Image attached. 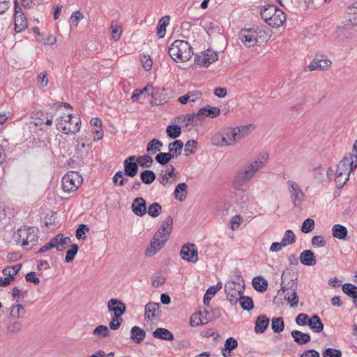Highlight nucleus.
Wrapping results in <instances>:
<instances>
[{"instance_id":"40","label":"nucleus","mask_w":357,"mask_h":357,"mask_svg":"<svg viewBox=\"0 0 357 357\" xmlns=\"http://www.w3.org/2000/svg\"><path fill=\"white\" fill-rule=\"evenodd\" d=\"M203 116L199 113V110L197 113H194L188 116V123H185V127L198 126L203 121Z\"/></svg>"},{"instance_id":"37","label":"nucleus","mask_w":357,"mask_h":357,"mask_svg":"<svg viewBox=\"0 0 357 357\" xmlns=\"http://www.w3.org/2000/svg\"><path fill=\"white\" fill-rule=\"evenodd\" d=\"M163 144L161 141L157 139L151 140L146 146V152L151 155H153L158 151H160Z\"/></svg>"},{"instance_id":"43","label":"nucleus","mask_w":357,"mask_h":357,"mask_svg":"<svg viewBox=\"0 0 357 357\" xmlns=\"http://www.w3.org/2000/svg\"><path fill=\"white\" fill-rule=\"evenodd\" d=\"M111 36L114 40H118L122 33V27L116 21H112L111 23Z\"/></svg>"},{"instance_id":"27","label":"nucleus","mask_w":357,"mask_h":357,"mask_svg":"<svg viewBox=\"0 0 357 357\" xmlns=\"http://www.w3.org/2000/svg\"><path fill=\"white\" fill-rule=\"evenodd\" d=\"M308 326L313 332L317 333H321L324 330V324L319 317L317 314L310 318Z\"/></svg>"},{"instance_id":"33","label":"nucleus","mask_w":357,"mask_h":357,"mask_svg":"<svg viewBox=\"0 0 357 357\" xmlns=\"http://www.w3.org/2000/svg\"><path fill=\"white\" fill-rule=\"evenodd\" d=\"M175 199L181 202L185 199L188 194V186L185 183H178L174 190Z\"/></svg>"},{"instance_id":"1","label":"nucleus","mask_w":357,"mask_h":357,"mask_svg":"<svg viewBox=\"0 0 357 357\" xmlns=\"http://www.w3.org/2000/svg\"><path fill=\"white\" fill-rule=\"evenodd\" d=\"M172 227L173 219L171 216H168L162 222L160 229L155 232L149 247L145 251L146 255L152 256L164 246L168 240Z\"/></svg>"},{"instance_id":"11","label":"nucleus","mask_w":357,"mask_h":357,"mask_svg":"<svg viewBox=\"0 0 357 357\" xmlns=\"http://www.w3.org/2000/svg\"><path fill=\"white\" fill-rule=\"evenodd\" d=\"M218 59L217 52L208 49L206 51L202 52L195 57V62L202 66L208 67L210 64Z\"/></svg>"},{"instance_id":"19","label":"nucleus","mask_w":357,"mask_h":357,"mask_svg":"<svg viewBox=\"0 0 357 357\" xmlns=\"http://www.w3.org/2000/svg\"><path fill=\"white\" fill-rule=\"evenodd\" d=\"M54 248L58 251H63L71 243V240L69 237H63V234H59L53 238Z\"/></svg>"},{"instance_id":"28","label":"nucleus","mask_w":357,"mask_h":357,"mask_svg":"<svg viewBox=\"0 0 357 357\" xmlns=\"http://www.w3.org/2000/svg\"><path fill=\"white\" fill-rule=\"evenodd\" d=\"M238 347V342L234 337H229L226 340L225 347L222 349V354L224 357H229L231 351L235 349Z\"/></svg>"},{"instance_id":"55","label":"nucleus","mask_w":357,"mask_h":357,"mask_svg":"<svg viewBox=\"0 0 357 357\" xmlns=\"http://www.w3.org/2000/svg\"><path fill=\"white\" fill-rule=\"evenodd\" d=\"M284 298L291 303V307H294L298 305V297L295 289H293V291L290 294L288 293L287 295H285Z\"/></svg>"},{"instance_id":"22","label":"nucleus","mask_w":357,"mask_h":357,"mask_svg":"<svg viewBox=\"0 0 357 357\" xmlns=\"http://www.w3.org/2000/svg\"><path fill=\"white\" fill-rule=\"evenodd\" d=\"M146 337V332L139 326H135L130 331V338L136 344H140Z\"/></svg>"},{"instance_id":"16","label":"nucleus","mask_w":357,"mask_h":357,"mask_svg":"<svg viewBox=\"0 0 357 357\" xmlns=\"http://www.w3.org/2000/svg\"><path fill=\"white\" fill-rule=\"evenodd\" d=\"M107 305L109 311L114 312L115 319L122 321L121 317L126 312L125 305L121 301L112 298L108 301Z\"/></svg>"},{"instance_id":"25","label":"nucleus","mask_w":357,"mask_h":357,"mask_svg":"<svg viewBox=\"0 0 357 357\" xmlns=\"http://www.w3.org/2000/svg\"><path fill=\"white\" fill-rule=\"evenodd\" d=\"M183 148V143L181 140H175L174 142L169 143L168 149L172 158H178L181 154Z\"/></svg>"},{"instance_id":"60","label":"nucleus","mask_w":357,"mask_h":357,"mask_svg":"<svg viewBox=\"0 0 357 357\" xmlns=\"http://www.w3.org/2000/svg\"><path fill=\"white\" fill-rule=\"evenodd\" d=\"M197 149V142L195 140H188L185 144L184 151L186 153H195Z\"/></svg>"},{"instance_id":"13","label":"nucleus","mask_w":357,"mask_h":357,"mask_svg":"<svg viewBox=\"0 0 357 357\" xmlns=\"http://www.w3.org/2000/svg\"><path fill=\"white\" fill-rule=\"evenodd\" d=\"M180 255L183 259L192 263L198 261V252L197 246L193 243H187L182 246Z\"/></svg>"},{"instance_id":"64","label":"nucleus","mask_w":357,"mask_h":357,"mask_svg":"<svg viewBox=\"0 0 357 357\" xmlns=\"http://www.w3.org/2000/svg\"><path fill=\"white\" fill-rule=\"evenodd\" d=\"M312 244L314 247L321 248L326 245V241L321 236H315L312 238Z\"/></svg>"},{"instance_id":"52","label":"nucleus","mask_w":357,"mask_h":357,"mask_svg":"<svg viewBox=\"0 0 357 357\" xmlns=\"http://www.w3.org/2000/svg\"><path fill=\"white\" fill-rule=\"evenodd\" d=\"M155 159L158 163L165 165L173 158L170 153L160 152L155 156Z\"/></svg>"},{"instance_id":"39","label":"nucleus","mask_w":357,"mask_h":357,"mask_svg":"<svg viewBox=\"0 0 357 357\" xmlns=\"http://www.w3.org/2000/svg\"><path fill=\"white\" fill-rule=\"evenodd\" d=\"M199 113L204 116L214 118L218 116L220 113L219 108L215 107H203L199 109Z\"/></svg>"},{"instance_id":"10","label":"nucleus","mask_w":357,"mask_h":357,"mask_svg":"<svg viewBox=\"0 0 357 357\" xmlns=\"http://www.w3.org/2000/svg\"><path fill=\"white\" fill-rule=\"evenodd\" d=\"M261 33L262 31L257 32L253 29H243L240 33V38L245 46L251 47L255 46L256 44L262 42L259 41V39L261 38V36H259V34Z\"/></svg>"},{"instance_id":"9","label":"nucleus","mask_w":357,"mask_h":357,"mask_svg":"<svg viewBox=\"0 0 357 357\" xmlns=\"http://www.w3.org/2000/svg\"><path fill=\"white\" fill-rule=\"evenodd\" d=\"M292 203L295 207H300L305 197V195L300 185L294 181L287 182Z\"/></svg>"},{"instance_id":"6","label":"nucleus","mask_w":357,"mask_h":357,"mask_svg":"<svg viewBox=\"0 0 357 357\" xmlns=\"http://www.w3.org/2000/svg\"><path fill=\"white\" fill-rule=\"evenodd\" d=\"M38 229L33 227L20 229L17 231L18 243L26 249H31L38 241Z\"/></svg>"},{"instance_id":"61","label":"nucleus","mask_w":357,"mask_h":357,"mask_svg":"<svg viewBox=\"0 0 357 357\" xmlns=\"http://www.w3.org/2000/svg\"><path fill=\"white\" fill-rule=\"evenodd\" d=\"M140 61L142 63L143 68L146 70H149L153 65V61L149 56L142 55L140 56Z\"/></svg>"},{"instance_id":"53","label":"nucleus","mask_w":357,"mask_h":357,"mask_svg":"<svg viewBox=\"0 0 357 357\" xmlns=\"http://www.w3.org/2000/svg\"><path fill=\"white\" fill-rule=\"evenodd\" d=\"M314 228V221L312 218H307L301 226V231L303 233H309Z\"/></svg>"},{"instance_id":"44","label":"nucleus","mask_w":357,"mask_h":357,"mask_svg":"<svg viewBox=\"0 0 357 357\" xmlns=\"http://www.w3.org/2000/svg\"><path fill=\"white\" fill-rule=\"evenodd\" d=\"M166 132L169 138L176 139L181 135V129L177 125H169L167 127Z\"/></svg>"},{"instance_id":"63","label":"nucleus","mask_w":357,"mask_h":357,"mask_svg":"<svg viewBox=\"0 0 357 357\" xmlns=\"http://www.w3.org/2000/svg\"><path fill=\"white\" fill-rule=\"evenodd\" d=\"M222 135L221 132H217L215 135H213L211 139V142L213 145L218 146V147H223L222 146Z\"/></svg>"},{"instance_id":"8","label":"nucleus","mask_w":357,"mask_h":357,"mask_svg":"<svg viewBox=\"0 0 357 357\" xmlns=\"http://www.w3.org/2000/svg\"><path fill=\"white\" fill-rule=\"evenodd\" d=\"M82 183V177L77 172H68L62 178V188L65 192L75 191Z\"/></svg>"},{"instance_id":"3","label":"nucleus","mask_w":357,"mask_h":357,"mask_svg":"<svg viewBox=\"0 0 357 357\" xmlns=\"http://www.w3.org/2000/svg\"><path fill=\"white\" fill-rule=\"evenodd\" d=\"M168 54L175 61L185 62L192 57L193 52L188 42L176 40L169 47Z\"/></svg>"},{"instance_id":"26","label":"nucleus","mask_w":357,"mask_h":357,"mask_svg":"<svg viewBox=\"0 0 357 357\" xmlns=\"http://www.w3.org/2000/svg\"><path fill=\"white\" fill-rule=\"evenodd\" d=\"M234 129L237 133L238 139L240 142L252 132L255 129V126L253 124L244 125L235 127Z\"/></svg>"},{"instance_id":"12","label":"nucleus","mask_w":357,"mask_h":357,"mask_svg":"<svg viewBox=\"0 0 357 357\" xmlns=\"http://www.w3.org/2000/svg\"><path fill=\"white\" fill-rule=\"evenodd\" d=\"M14 24L17 33L22 32L28 27L26 17L22 12V8L17 5V1H15Z\"/></svg>"},{"instance_id":"21","label":"nucleus","mask_w":357,"mask_h":357,"mask_svg":"<svg viewBox=\"0 0 357 357\" xmlns=\"http://www.w3.org/2000/svg\"><path fill=\"white\" fill-rule=\"evenodd\" d=\"M269 324V319L265 314L259 315L255 321V331L256 333H263Z\"/></svg>"},{"instance_id":"31","label":"nucleus","mask_w":357,"mask_h":357,"mask_svg":"<svg viewBox=\"0 0 357 357\" xmlns=\"http://www.w3.org/2000/svg\"><path fill=\"white\" fill-rule=\"evenodd\" d=\"M347 233V229L342 225L336 224L332 227V234L336 238L344 240L346 239Z\"/></svg>"},{"instance_id":"36","label":"nucleus","mask_w":357,"mask_h":357,"mask_svg":"<svg viewBox=\"0 0 357 357\" xmlns=\"http://www.w3.org/2000/svg\"><path fill=\"white\" fill-rule=\"evenodd\" d=\"M170 17L168 15L162 17L157 26V35L160 38H163L166 34V27L169 24Z\"/></svg>"},{"instance_id":"50","label":"nucleus","mask_w":357,"mask_h":357,"mask_svg":"<svg viewBox=\"0 0 357 357\" xmlns=\"http://www.w3.org/2000/svg\"><path fill=\"white\" fill-rule=\"evenodd\" d=\"M162 212V206L158 203H153L151 204L149 208L147 213L148 214L153 218L158 217Z\"/></svg>"},{"instance_id":"2","label":"nucleus","mask_w":357,"mask_h":357,"mask_svg":"<svg viewBox=\"0 0 357 357\" xmlns=\"http://www.w3.org/2000/svg\"><path fill=\"white\" fill-rule=\"evenodd\" d=\"M265 164V159L259 158L240 168L234 176L233 187L240 190L244 186Z\"/></svg>"},{"instance_id":"32","label":"nucleus","mask_w":357,"mask_h":357,"mask_svg":"<svg viewBox=\"0 0 357 357\" xmlns=\"http://www.w3.org/2000/svg\"><path fill=\"white\" fill-rule=\"evenodd\" d=\"M252 286L259 292H264L268 287V282L262 276H256L252 280Z\"/></svg>"},{"instance_id":"5","label":"nucleus","mask_w":357,"mask_h":357,"mask_svg":"<svg viewBox=\"0 0 357 357\" xmlns=\"http://www.w3.org/2000/svg\"><path fill=\"white\" fill-rule=\"evenodd\" d=\"M75 120H73L71 114L61 116L57 119L56 128L65 134H75L79 130L81 123L79 118H76Z\"/></svg>"},{"instance_id":"15","label":"nucleus","mask_w":357,"mask_h":357,"mask_svg":"<svg viewBox=\"0 0 357 357\" xmlns=\"http://www.w3.org/2000/svg\"><path fill=\"white\" fill-rule=\"evenodd\" d=\"M323 56H317L313 61L307 66L310 71L313 70H325L328 69L332 64L331 60L324 59Z\"/></svg>"},{"instance_id":"62","label":"nucleus","mask_w":357,"mask_h":357,"mask_svg":"<svg viewBox=\"0 0 357 357\" xmlns=\"http://www.w3.org/2000/svg\"><path fill=\"white\" fill-rule=\"evenodd\" d=\"M37 82L40 88H43L48 84L47 75L45 72H42L39 74L37 78Z\"/></svg>"},{"instance_id":"57","label":"nucleus","mask_w":357,"mask_h":357,"mask_svg":"<svg viewBox=\"0 0 357 357\" xmlns=\"http://www.w3.org/2000/svg\"><path fill=\"white\" fill-rule=\"evenodd\" d=\"M109 333V331L107 326L101 325L94 329L93 334L95 335H100L102 337H107Z\"/></svg>"},{"instance_id":"41","label":"nucleus","mask_w":357,"mask_h":357,"mask_svg":"<svg viewBox=\"0 0 357 357\" xmlns=\"http://www.w3.org/2000/svg\"><path fill=\"white\" fill-rule=\"evenodd\" d=\"M155 177V174L152 170H144L140 174L142 182L147 185L152 183Z\"/></svg>"},{"instance_id":"4","label":"nucleus","mask_w":357,"mask_h":357,"mask_svg":"<svg viewBox=\"0 0 357 357\" xmlns=\"http://www.w3.org/2000/svg\"><path fill=\"white\" fill-rule=\"evenodd\" d=\"M261 16L272 27H280L286 20L284 13L274 5L264 6L261 10Z\"/></svg>"},{"instance_id":"54","label":"nucleus","mask_w":357,"mask_h":357,"mask_svg":"<svg viewBox=\"0 0 357 357\" xmlns=\"http://www.w3.org/2000/svg\"><path fill=\"white\" fill-rule=\"evenodd\" d=\"M78 248H79L77 244L72 245L71 248L68 250L66 252V256L65 258L66 262L69 263L74 259L75 255L77 253Z\"/></svg>"},{"instance_id":"47","label":"nucleus","mask_w":357,"mask_h":357,"mask_svg":"<svg viewBox=\"0 0 357 357\" xmlns=\"http://www.w3.org/2000/svg\"><path fill=\"white\" fill-rule=\"evenodd\" d=\"M271 327L273 331L276 333L283 331L284 328L283 319L282 317L273 318L271 322Z\"/></svg>"},{"instance_id":"17","label":"nucleus","mask_w":357,"mask_h":357,"mask_svg":"<svg viewBox=\"0 0 357 357\" xmlns=\"http://www.w3.org/2000/svg\"><path fill=\"white\" fill-rule=\"evenodd\" d=\"M132 212L137 216H143L146 212V203L144 198L137 197L132 204Z\"/></svg>"},{"instance_id":"35","label":"nucleus","mask_w":357,"mask_h":357,"mask_svg":"<svg viewBox=\"0 0 357 357\" xmlns=\"http://www.w3.org/2000/svg\"><path fill=\"white\" fill-rule=\"evenodd\" d=\"M221 288L222 284L220 282H218L216 285L210 287L204 296V303L206 305H208L212 298Z\"/></svg>"},{"instance_id":"48","label":"nucleus","mask_w":357,"mask_h":357,"mask_svg":"<svg viewBox=\"0 0 357 357\" xmlns=\"http://www.w3.org/2000/svg\"><path fill=\"white\" fill-rule=\"evenodd\" d=\"M137 162L140 167L147 168L151 166L153 160L149 155H144L137 156Z\"/></svg>"},{"instance_id":"59","label":"nucleus","mask_w":357,"mask_h":357,"mask_svg":"<svg viewBox=\"0 0 357 357\" xmlns=\"http://www.w3.org/2000/svg\"><path fill=\"white\" fill-rule=\"evenodd\" d=\"M310 321V317L307 314L304 313L299 314L296 318V323L298 326H308V321Z\"/></svg>"},{"instance_id":"23","label":"nucleus","mask_w":357,"mask_h":357,"mask_svg":"<svg viewBox=\"0 0 357 357\" xmlns=\"http://www.w3.org/2000/svg\"><path fill=\"white\" fill-rule=\"evenodd\" d=\"M202 96V93L199 91H192L188 92L186 94L178 98V101L185 105L188 102H194Z\"/></svg>"},{"instance_id":"49","label":"nucleus","mask_w":357,"mask_h":357,"mask_svg":"<svg viewBox=\"0 0 357 357\" xmlns=\"http://www.w3.org/2000/svg\"><path fill=\"white\" fill-rule=\"evenodd\" d=\"M281 241L282 245L285 246L294 243L296 241V236L293 231L291 229L287 230Z\"/></svg>"},{"instance_id":"24","label":"nucleus","mask_w":357,"mask_h":357,"mask_svg":"<svg viewBox=\"0 0 357 357\" xmlns=\"http://www.w3.org/2000/svg\"><path fill=\"white\" fill-rule=\"evenodd\" d=\"M291 335L294 340L301 345L308 343L311 340L310 335L308 333H303L298 330L291 331Z\"/></svg>"},{"instance_id":"18","label":"nucleus","mask_w":357,"mask_h":357,"mask_svg":"<svg viewBox=\"0 0 357 357\" xmlns=\"http://www.w3.org/2000/svg\"><path fill=\"white\" fill-rule=\"evenodd\" d=\"M160 304L157 303L151 302L145 306V317L149 319H153L158 318L161 314L160 310Z\"/></svg>"},{"instance_id":"58","label":"nucleus","mask_w":357,"mask_h":357,"mask_svg":"<svg viewBox=\"0 0 357 357\" xmlns=\"http://www.w3.org/2000/svg\"><path fill=\"white\" fill-rule=\"evenodd\" d=\"M340 350L333 348H328L323 352V357H341Z\"/></svg>"},{"instance_id":"29","label":"nucleus","mask_w":357,"mask_h":357,"mask_svg":"<svg viewBox=\"0 0 357 357\" xmlns=\"http://www.w3.org/2000/svg\"><path fill=\"white\" fill-rule=\"evenodd\" d=\"M153 336L155 338L172 341L174 340V335L167 329L164 328H158L153 333Z\"/></svg>"},{"instance_id":"51","label":"nucleus","mask_w":357,"mask_h":357,"mask_svg":"<svg viewBox=\"0 0 357 357\" xmlns=\"http://www.w3.org/2000/svg\"><path fill=\"white\" fill-rule=\"evenodd\" d=\"M47 112H44L42 111L35 112L32 114L31 118L35 121L34 124L38 126H41L44 123L45 120V116Z\"/></svg>"},{"instance_id":"20","label":"nucleus","mask_w":357,"mask_h":357,"mask_svg":"<svg viewBox=\"0 0 357 357\" xmlns=\"http://www.w3.org/2000/svg\"><path fill=\"white\" fill-rule=\"evenodd\" d=\"M300 261L301 264L308 266H314L317 263L316 257L310 250H305L301 253Z\"/></svg>"},{"instance_id":"56","label":"nucleus","mask_w":357,"mask_h":357,"mask_svg":"<svg viewBox=\"0 0 357 357\" xmlns=\"http://www.w3.org/2000/svg\"><path fill=\"white\" fill-rule=\"evenodd\" d=\"M89 231V228L86 225H80L76 230V237L77 239H85L86 232Z\"/></svg>"},{"instance_id":"38","label":"nucleus","mask_w":357,"mask_h":357,"mask_svg":"<svg viewBox=\"0 0 357 357\" xmlns=\"http://www.w3.org/2000/svg\"><path fill=\"white\" fill-rule=\"evenodd\" d=\"M21 268L22 264H17L11 267H7L3 270V275L8 276L6 278L9 280V283L15 279L14 276L19 273Z\"/></svg>"},{"instance_id":"45","label":"nucleus","mask_w":357,"mask_h":357,"mask_svg":"<svg viewBox=\"0 0 357 357\" xmlns=\"http://www.w3.org/2000/svg\"><path fill=\"white\" fill-rule=\"evenodd\" d=\"M26 313V310L22 305L17 304L15 305H13L11 311H10V317L13 319H20L22 316H24Z\"/></svg>"},{"instance_id":"34","label":"nucleus","mask_w":357,"mask_h":357,"mask_svg":"<svg viewBox=\"0 0 357 357\" xmlns=\"http://www.w3.org/2000/svg\"><path fill=\"white\" fill-rule=\"evenodd\" d=\"M222 130L227 136V140L229 146H234L239 142L237 137V133L236 132L234 128L229 127L223 129Z\"/></svg>"},{"instance_id":"30","label":"nucleus","mask_w":357,"mask_h":357,"mask_svg":"<svg viewBox=\"0 0 357 357\" xmlns=\"http://www.w3.org/2000/svg\"><path fill=\"white\" fill-rule=\"evenodd\" d=\"M349 165H351V163L349 158H347L346 156L344 157L337 167L336 174L340 175L341 174H343L344 176H349Z\"/></svg>"},{"instance_id":"7","label":"nucleus","mask_w":357,"mask_h":357,"mask_svg":"<svg viewBox=\"0 0 357 357\" xmlns=\"http://www.w3.org/2000/svg\"><path fill=\"white\" fill-rule=\"evenodd\" d=\"M229 281L225 284V291L227 294V298L231 305L237 303L239 297L243 294L244 282Z\"/></svg>"},{"instance_id":"42","label":"nucleus","mask_w":357,"mask_h":357,"mask_svg":"<svg viewBox=\"0 0 357 357\" xmlns=\"http://www.w3.org/2000/svg\"><path fill=\"white\" fill-rule=\"evenodd\" d=\"M342 291L353 299L357 298V287L356 285L350 283H345L342 285Z\"/></svg>"},{"instance_id":"14","label":"nucleus","mask_w":357,"mask_h":357,"mask_svg":"<svg viewBox=\"0 0 357 357\" xmlns=\"http://www.w3.org/2000/svg\"><path fill=\"white\" fill-rule=\"evenodd\" d=\"M137 156L131 155L123 161L124 173L123 174L134 177L137 175L139 169L138 162H137Z\"/></svg>"},{"instance_id":"46","label":"nucleus","mask_w":357,"mask_h":357,"mask_svg":"<svg viewBox=\"0 0 357 357\" xmlns=\"http://www.w3.org/2000/svg\"><path fill=\"white\" fill-rule=\"evenodd\" d=\"M238 301L240 303V305L241 307L244 310H250L254 307V303L252 299L249 296H245L241 295V297L238 298Z\"/></svg>"}]
</instances>
